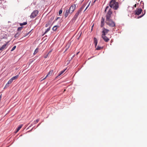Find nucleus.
I'll use <instances>...</instances> for the list:
<instances>
[{
    "label": "nucleus",
    "instance_id": "7ed1b4c3",
    "mask_svg": "<svg viewBox=\"0 0 147 147\" xmlns=\"http://www.w3.org/2000/svg\"><path fill=\"white\" fill-rule=\"evenodd\" d=\"M105 22L107 25L110 27H113L115 26V22L111 19L106 20Z\"/></svg>",
    "mask_w": 147,
    "mask_h": 147
},
{
    "label": "nucleus",
    "instance_id": "393cba45",
    "mask_svg": "<svg viewBox=\"0 0 147 147\" xmlns=\"http://www.w3.org/2000/svg\"><path fill=\"white\" fill-rule=\"evenodd\" d=\"M51 52V51H50V52H49L48 53H47V54L45 55V56H44V58H47L48 57V55H49V53H50Z\"/></svg>",
    "mask_w": 147,
    "mask_h": 147
},
{
    "label": "nucleus",
    "instance_id": "ddd939ff",
    "mask_svg": "<svg viewBox=\"0 0 147 147\" xmlns=\"http://www.w3.org/2000/svg\"><path fill=\"white\" fill-rule=\"evenodd\" d=\"M105 18H103L102 17L101 19V24H100V27H102L104 24L105 23Z\"/></svg>",
    "mask_w": 147,
    "mask_h": 147
},
{
    "label": "nucleus",
    "instance_id": "9d476101",
    "mask_svg": "<svg viewBox=\"0 0 147 147\" xmlns=\"http://www.w3.org/2000/svg\"><path fill=\"white\" fill-rule=\"evenodd\" d=\"M102 37L103 40L106 42H108L109 40V38H107L105 35H102Z\"/></svg>",
    "mask_w": 147,
    "mask_h": 147
},
{
    "label": "nucleus",
    "instance_id": "a878e982",
    "mask_svg": "<svg viewBox=\"0 0 147 147\" xmlns=\"http://www.w3.org/2000/svg\"><path fill=\"white\" fill-rule=\"evenodd\" d=\"M23 26H21V27H19L18 28V31H20L23 28Z\"/></svg>",
    "mask_w": 147,
    "mask_h": 147
},
{
    "label": "nucleus",
    "instance_id": "6e6552de",
    "mask_svg": "<svg viewBox=\"0 0 147 147\" xmlns=\"http://www.w3.org/2000/svg\"><path fill=\"white\" fill-rule=\"evenodd\" d=\"M109 32V30L108 29L104 28H103L102 35H106Z\"/></svg>",
    "mask_w": 147,
    "mask_h": 147
},
{
    "label": "nucleus",
    "instance_id": "c03bdc74",
    "mask_svg": "<svg viewBox=\"0 0 147 147\" xmlns=\"http://www.w3.org/2000/svg\"><path fill=\"white\" fill-rule=\"evenodd\" d=\"M67 50V49H66V50Z\"/></svg>",
    "mask_w": 147,
    "mask_h": 147
},
{
    "label": "nucleus",
    "instance_id": "c85d7f7f",
    "mask_svg": "<svg viewBox=\"0 0 147 147\" xmlns=\"http://www.w3.org/2000/svg\"><path fill=\"white\" fill-rule=\"evenodd\" d=\"M32 30H31L30 31H29L28 33L26 34L24 36V37H25L27 36H28L31 32Z\"/></svg>",
    "mask_w": 147,
    "mask_h": 147
},
{
    "label": "nucleus",
    "instance_id": "f704fd0d",
    "mask_svg": "<svg viewBox=\"0 0 147 147\" xmlns=\"http://www.w3.org/2000/svg\"><path fill=\"white\" fill-rule=\"evenodd\" d=\"M134 6L135 7H136V4H135V5H134Z\"/></svg>",
    "mask_w": 147,
    "mask_h": 147
},
{
    "label": "nucleus",
    "instance_id": "5701e85b",
    "mask_svg": "<svg viewBox=\"0 0 147 147\" xmlns=\"http://www.w3.org/2000/svg\"><path fill=\"white\" fill-rule=\"evenodd\" d=\"M58 26H54L53 27V30L54 31H56L57 30V27Z\"/></svg>",
    "mask_w": 147,
    "mask_h": 147
},
{
    "label": "nucleus",
    "instance_id": "f3484780",
    "mask_svg": "<svg viewBox=\"0 0 147 147\" xmlns=\"http://www.w3.org/2000/svg\"><path fill=\"white\" fill-rule=\"evenodd\" d=\"M66 70V69H65L61 71L60 73L58 74V76H60L63 73L64 71H65V70Z\"/></svg>",
    "mask_w": 147,
    "mask_h": 147
},
{
    "label": "nucleus",
    "instance_id": "2f4dec72",
    "mask_svg": "<svg viewBox=\"0 0 147 147\" xmlns=\"http://www.w3.org/2000/svg\"><path fill=\"white\" fill-rule=\"evenodd\" d=\"M144 14H143L142 15H141V16H138V17L137 18H141L142 17V16H143L144 15Z\"/></svg>",
    "mask_w": 147,
    "mask_h": 147
},
{
    "label": "nucleus",
    "instance_id": "b1692460",
    "mask_svg": "<svg viewBox=\"0 0 147 147\" xmlns=\"http://www.w3.org/2000/svg\"><path fill=\"white\" fill-rule=\"evenodd\" d=\"M102 48L101 47H99V46H98L96 48V49L97 50H100Z\"/></svg>",
    "mask_w": 147,
    "mask_h": 147
},
{
    "label": "nucleus",
    "instance_id": "79ce46f5",
    "mask_svg": "<svg viewBox=\"0 0 147 147\" xmlns=\"http://www.w3.org/2000/svg\"><path fill=\"white\" fill-rule=\"evenodd\" d=\"M39 125V124L37 126V127H38V125Z\"/></svg>",
    "mask_w": 147,
    "mask_h": 147
},
{
    "label": "nucleus",
    "instance_id": "423d86ee",
    "mask_svg": "<svg viewBox=\"0 0 147 147\" xmlns=\"http://www.w3.org/2000/svg\"><path fill=\"white\" fill-rule=\"evenodd\" d=\"M72 13L71 12L70 10H69V9L68 8H67L65 12L64 16L65 18H66L69 15V14Z\"/></svg>",
    "mask_w": 147,
    "mask_h": 147
},
{
    "label": "nucleus",
    "instance_id": "c756f323",
    "mask_svg": "<svg viewBox=\"0 0 147 147\" xmlns=\"http://www.w3.org/2000/svg\"><path fill=\"white\" fill-rule=\"evenodd\" d=\"M62 11L61 10H59V14L60 15L62 13Z\"/></svg>",
    "mask_w": 147,
    "mask_h": 147
},
{
    "label": "nucleus",
    "instance_id": "58836bf2",
    "mask_svg": "<svg viewBox=\"0 0 147 147\" xmlns=\"http://www.w3.org/2000/svg\"><path fill=\"white\" fill-rule=\"evenodd\" d=\"M93 26H94V25H93L92 26V28L93 27Z\"/></svg>",
    "mask_w": 147,
    "mask_h": 147
},
{
    "label": "nucleus",
    "instance_id": "1a4fd4ad",
    "mask_svg": "<svg viewBox=\"0 0 147 147\" xmlns=\"http://www.w3.org/2000/svg\"><path fill=\"white\" fill-rule=\"evenodd\" d=\"M53 72V70H51L49 71L48 72L46 76L45 77V78H44V79H43L42 80H44L45 79H46L48 77H49L51 76L52 75V73Z\"/></svg>",
    "mask_w": 147,
    "mask_h": 147
},
{
    "label": "nucleus",
    "instance_id": "37998d69",
    "mask_svg": "<svg viewBox=\"0 0 147 147\" xmlns=\"http://www.w3.org/2000/svg\"><path fill=\"white\" fill-rule=\"evenodd\" d=\"M67 50V49H66V50Z\"/></svg>",
    "mask_w": 147,
    "mask_h": 147
},
{
    "label": "nucleus",
    "instance_id": "0eeeda50",
    "mask_svg": "<svg viewBox=\"0 0 147 147\" xmlns=\"http://www.w3.org/2000/svg\"><path fill=\"white\" fill-rule=\"evenodd\" d=\"M76 7V5L75 4H73L70 7L69 9V10H70L71 12L72 13L74 12L75 9Z\"/></svg>",
    "mask_w": 147,
    "mask_h": 147
},
{
    "label": "nucleus",
    "instance_id": "c9c22d12",
    "mask_svg": "<svg viewBox=\"0 0 147 147\" xmlns=\"http://www.w3.org/2000/svg\"><path fill=\"white\" fill-rule=\"evenodd\" d=\"M48 26V25L47 24H46V25H45V26L46 27H47Z\"/></svg>",
    "mask_w": 147,
    "mask_h": 147
},
{
    "label": "nucleus",
    "instance_id": "a18cd8bd",
    "mask_svg": "<svg viewBox=\"0 0 147 147\" xmlns=\"http://www.w3.org/2000/svg\"><path fill=\"white\" fill-rule=\"evenodd\" d=\"M67 50V49H66V50Z\"/></svg>",
    "mask_w": 147,
    "mask_h": 147
},
{
    "label": "nucleus",
    "instance_id": "49530a36",
    "mask_svg": "<svg viewBox=\"0 0 147 147\" xmlns=\"http://www.w3.org/2000/svg\"><path fill=\"white\" fill-rule=\"evenodd\" d=\"M139 0V1H140V0Z\"/></svg>",
    "mask_w": 147,
    "mask_h": 147
},
{
    "label": "nucleus",
    "instance_id": "f257e3e1",
    "mask_svg": "<svg viewBox=\"0 0 147 147\" xmlns=\"http://www.w3.org/2000/svg\"><path fill=\"white\" fill-rule=\"evenodd\" d=\"M116 0H112L110 2L109 6L111 8H113L115 10H117L119 8V3L115 1Z\"/></svg>",
    "mask_w": 147,
    "mask_h": 147
},
{
    "label": "nucleus",
    "instance_id": "4c0bfd02",
    "mask_svg": "<svg viewBox=\"0 0 147 147\" xmlns=\"http://www.w3.org/2000/svg\"><path fill=\"white\" fill-rule=\"evenodd\" d=\"M85 6V4H84L83 5V8Z\"/></svg>",
    "mask_w": 147,
    "mask_h": 147
},
{
    "label": "nucleus",
    "instance_id": "20e7f679",
    "mask_svg": "<svg viewBox=\"0 0 147 147\" xmlns=\"http://www.w3.org/2000/svg\"><path fill=\"white\" fill-rule=\"evenodd\" d=\"M38 13V11L36 10L34 11L31 13L30 17L31 18H33L36 17Z\"/></svg>",
    "mask_w": 147,
    "mask_h": 147
},
{
    "label": "nucleus",
    "instance_id": "a211bd4d",
    "mask_svg": "<svg viewBox=\"0 0 147 147\" xmlns=\"http://www.w3.org/2000/svg\"><path fill=\"white\" fill-rule=\"evenodd\" d=\"M18 76H19L18 75H17L16 76L13 77L12 78H11V79L13 80H16V79L18 77Z\"/></svg>",
    "mask_w": 147,
    "mask_h": 147
},
{
    "label": "nucleus",
    "instance_id": "aec40b11",
    "mask_svg": "<svg viewBox=\"0 0 147 147\" xmlns=\"http://www.w3.org/2000/svg\"><path fill=\"white\" fill-rule=\"evenodd\" d=\"M27 24V22H24L23 23H20V26H22L23 25H25Z\"/></svg>",
    "mask_w": 147,
    "mask_h": 147
},
{
    "label": "nucleus",
    "instance_id": "39448f33",
    "mask_svg": "<svg viewBox=\"0 0 147 147\" xmlns=\"http://www.w3.org/2000/svg\"><path fill=\"white\" fill-rule=\"evenodd\" d=\"M142 11V9L140 8H137L135 11V14L138 15H139Z\"/></svg>",
    "mask_w": 147,
    "mask_h": 147
},
{
    "label": "nucleus",
    "instance_id": "9b49d317",
    "mask_svg": "<svg viewBox=\"0 0 147 147\" xmlns=\"http://www.w3.org/2000/svg\"><path fill=\"white\" fill-rule=\"evenodd\" d=\"M82 7H81V8L80 9V10H79L77 12L75 15L74 18H77L78 16L79 15V14L80 13H81L82 11Z\"/></svg>",
    "mask_w": 147,
    "mask_h": 147
},
{
    "label": "nucleus",
    "instance_id": "7c9ffc66",
    "mask_svg": "<svg viewBox=\"0 0 147 147\" xmlns=\"http://www.w3.org/2000/svg\"><path fill=\"white\" fill-rule=\"evenodd\" d=\"M90 3H88V5L85 8V9L84 10V11H85L88 8V6H89V5H90Z\"/></svg>",
    "mask_w": 147,
    "mask_h": 147
},
{
    "label": "nucleus",
    "instance_id": "4468645a",
    "mask_svg": "<svg viewBox=\"0 0 147 147\" xmlns=\"http://www.w3.org/2000/svg\"><path fill=\"white\" fill-rule=\"evenodd\" d=\"M7 44H5L3 45L0 48V50L1 51H3L4 49H6V46Z\"/></svg>",
    "mask_w": 147,
    "mask_h": 147
},
{
    "label": "nucleus",
    "instance_id": "a19ab883",
    "mask_svg": "<svg viewBox=\"0 0 147 147\" xmlns=\"http://www.w3.org/2000/svg\"><path fill=\"white\" fill-rule=\"evenodd\" d=\"M65 90H64V91H65Z\"/></svg>",
    "mask_w": 147,
    "mask_h": 147
},
{
    "label": "nucleus",
    "instance_id": "f03ea898",
    "mask_svg": "<svg viewBox=\"0 0 147 147\" xmlns=\"http://www.w3.org/2000/svg\"><path fill=\"white\" fill-rule=\"evenodd\" d=\"M107 10H108V11L106 16V20L111 19L112 15V11H111V9L109 8V7L108 6L106 7L105 11L106 12Z\"/></svg>",
    "mask_w": 147,
    "mask_h": 147
},
{
    "label": "nucleus",
    "instance_id": "dca6fc26",
    "mask_svg": "<svg viewBox=\"0 0 147 147\" xmlns=\"http://www.w3.org/2000/svg\"><path fill=\"white\" fill-rule=\"evenodd\" d=\"M20 32H18L14 36L15 38H18V36L20 35Z\"/></svg>",
    "mask_w": 147,
    "mask_h": 147
},
{
    "label": "nucleus",
    "instance_id": "bb28decb",
    "mask_svg": "<svg viewBox=\"0 0 147 147\" xmlns=\"http://www.w3.org/2000/svg\"><path fill=\"white\" fill-rule=\"evenodd\" d=\"M16 46H13V47L12 48L11 50V51H13L14 50V49H16Z\"/></svg>",
    "mask_w": 147,
    "mask_h": 147
},
{
    "label": "nucleus",
    "instance_id": "412c9836",
    "mask_svg": "<svg viewBox=\"0 0 147 147\" xmlns=\"http://www.w3.org/2000/svg\"><path fill=\"white\" fill-rule=\"evenodd\" d=\"M22 127V125H20V126H19L18 127V128L17 129V131H16V132H18L19 130Z\"/></svg>",
    "mask_w": 147,
    "mask_h": 147
},
{
    "label": "nucleus",
    "instance_id": "cd10ccee",
    "mask_svg": "<svg viewBox=\"0 0 147 147\" xmlns=\"http://www.w3.org/2000/svg\"><path fill=\"white\" fill-rule=\"evenodd\" d=\"M39 121V120L38 119H37L36 121H34V124H35L38 123Z\"/></svg>",
    "mask_w": 147,
    "mask_h": 147
},
{
    "label": "nucleus",
    "instance_id": "ea45409f",
    "mask_svg": "<svg viewBox=\"0 0 147 147\" xmlns=\"http://www.w3.org/2000/svg\"><path fill=\"white\" fill-rule=\"evenodd\" d=\"M79 52L77 53V54H78V53Z\"/></svg>",
    "mask_w": 147,
    "mask_h": 147
},
{
    "label": "nucleus",
    "instance_id": "473e14b6",
    "mask_svg": "<svg viewBox=\"0 0 147 147\" xmlns=\"http://www.w3.org/2000/svg\"><path fill=\"white\" fill-rule=\"evenodd\" d=\"M80 36H79V37H78V39H79V37H80V36L81 35V34H82V32H80Z\"/></svg>",
    "mask_w": 147,
    "mask_h": 147
},
{
    "label": "nucleus",
    "instance_id": "6ab92c4d",
    "mask_svg": "<svg viewBox=\"0 0 147 147\" xmlns=\"http://www.w3.org/2000/svg\"><path fill=\"white\" fill-rule=\"evenodd\" d=\"M50 28H51V27H49L48 28H47V29L46 30V31H45V32L44 33V34H43V35H44V34H46V33H47L48 32H49V31L50 30Z\"/></svg>",
    "mask_w": 147,
    "mask_h": 147
},
{
    "label": "nucleus",
    "instance_id": "2eb2a0df",
    "mask_svg": "<svg viewBox=\"0 0 147 147\" xmlns=\"http://www.w3.org/2000/svg\"><path fill=\"white\" fill-rule=\"evenodd\" d=\"M94 44L95 45V47H96V46H97V43H98V41L97 39L96 38H94Z\"/></svg>",
    "mask_w": 147,
    "mask_h": 147
},
{
    "label": "nucleus",
    "instance_id": "72a5a7b5",
    "mask_svg": "<svg viewBox=\"0 0 147 147\" xmlns=\"http://www.w3.org/2000/svg\"><path fill=\"white\" fill-rule=\"evenodd\" d=\"M59 18H59V17H58V18H57L56 19H55V21H57V20H58V19Z\"/></svg>",
    "mask_w": 147,
    "mask_h": 147
},
{
    "label": "nucleus",
    "instance_id": "f8f14e48",
    "mask_svg": "<svg viewBox=\"0 0 147 147\" xmlns=\"http://www.w3.org/2000/svg\"><path fill=\"white\" fill-rule=\"evenodd\" d=\"M13 80L11 78L8 81V82L5 86V88H7L9 86V84H11Z\"/></svg>",
    "mask_w": 147,
    "mask_h": 147
},
{
    "label": "nucleus",
    "instance_id": "4be33fe9",
    "mask_svg": "<svg viewBox=\"0 0 147 147\" xmlns=\"http://www.w3.org/2000/svg\"><path fill=\"white\" fill-rule=\"evenodd\" d=\"M38 48H36L35 50V51L34 52V53H33V54L34 55H35L38 52Z\"/></svg>",
    "mask_w": 147,
    "mask_h": 147
},
{
    "label": "nucleus",
    "instance_id": "e433bc0d",
    "mask_svg": "<svg viewBox=\"0 0 147 147\" xmlns=\"http://www.w3.org/2000/svg\"><path fill=\"white\" fill-rule=\"evenodd\" d=\"M96 1V0H94L93 2V3H94Z\"/></svg>",
    "mask_w": 147,
    "mask_h": 147
}]
</instances>
